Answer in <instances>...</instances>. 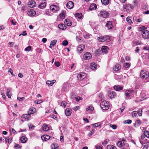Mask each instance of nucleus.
<instances>
[{"instance_id": "obj_39", "label": "nucleus", "mask_w": 149, "mask_h": 149, "mask_svg": "<svg viewBox=\"0 0 149 149\" xmlns=\"http://www.w3.org/2000/svg\"><path fill=\"white\" fill-rule=\"evenodd\" d=\"M52 149H58V146L56 144H53L51 146Z\"/></svg>"}, {"instance_id": "obj_45", "label": "nucleus", "mask_w": 149, "mask_h": 149, "mask_svg": "<svg viewBox=\"0 0 149 149\" xmlns=\"http://www.w3.org/2000/svg\"><path fill=\"white\" fill-rule=\"evenodd\" d=\"M132 114L133 117H136L137 115V112L136 111H134L132 112Z\"/></svg>"}, {"instance_id": "obj_14", "label": "nucleus", "mask_w": 149, "mask_h": 149, "mask_svg": "<svg viewBox=\"0 0 149 149\" xmlns=\"http://www.w3.org/2000/svg\"><path fill=\"white\" fill-rule=\"evenodd\" d=\"M74 6V3L71 1H69L66 4V6L68 8L71 9L73 8Z\"/></svg>"}, {"instance_id": "obj_64", "label": "nucleus", "mask_w": 149, "mask_h": 149, "mask_svg": "<svg viewBox=\"0 0 149 149\" xmlns=\"http://www.w3.org/2000/svg\"><path fill=\"white\" fill-rule=\"evenodd\" d=\"M95 148L96 149H102V147L101 146H96Z\"/></svg>"}, {"instance_id": "obj_29", "label": "nucleus", "mask_w": 149, "mask_h": 149, "mask_svg": "<svg viewBox=\"0 0 149 149\" xmlns=\"http://www.w3.org/2000/svg\"><path fill=\"white\" fill-rule=\"evenodd\" d=\"M141 124V121L140 120H138L136 121L134 125L135 127H137L139 126Z\"/></svg>"}, {"instance_id": "obj_50", "label": "nucleus", "mask_w": 149, "mask_h": 149, "mask_svg": "<svg viewBox=\"0 0 149 149\" xmlns=\"http://www.w3.org/2000/svg\"><path fill=\"white\" fill-rule=\"evenodd\" d=\"M62 44L63 45L65 46L68 44V42L67 40H65L63 42Z\"/></svg>"}, {"instance_id": "obj_9", "label": "nucleus", "mask_w": 149, "mask_h": 149, "mask_svg": "<svg viewBox=\"0 0 149 149\" xmlns=\"http://www.w3.org/2000/svg\"><path fill=\"white\" fill-rule=\"evenodd\" d=\"M116 92L114 91L109 92L108 93V96L110 98H113L116 96Z\"/></svg>"}, {"instance_id": "obj_33", "label": "nucleus", "mask_w": 149, "mask_h": 149, "mask_svg": "<svg viewBox=\"0 0 149 149\" xmlns=\"http://www.w3.org/2000/svg\"><path fill=\"white\" fill-rule=\"evenodd\" d=\"M42 128L43 130L45 131H47L49 130V127L46 124H44L42 126Z\"/></svg>"}, {"instance_id": "obj_25", "label": "nucleus", "mask_w": 149, "mask_h": 149, "mask_svg": "<svg viewBox=\"0 0 149 149\" xmlns=\"http://www.w3.org/2000/svg\"><path fill=\"white\" fill-rule=\"evenodd\" d=\"M107 49L108 47L106 46H103L101 49L102 52H104L106 54L108 52Z\"/></svg>"}, {"instance_id": "obj_3", "label": "nucleus", "mask_w": 149, "mask_h": 149, "mask_svg": "<svg viewBox=\"0 0 149 149\" xmlns=\"http://www.w3.org/2000/svg\"><path fill=\"white\" fill-rule=\"evenodd\" d=\"M141 77L144 79H146L149 77V73L146 70H142L140 73Z\"/></svg>"}, {"instance_id": "obj_31", "label": "nucleus", "mask_w": 149, "mask_h": 149, "mask_svg": "<svg viewBox=\"0 0 149 149\" xmlns=\"http://www.w3.org/2000/svg\"><path fill=\"white\" fill-rule=\"evenodd\" d=\"M36 4V3L34 1H31L29 2L28 5L32 6V7H35Z\"/></svg>"}, {"instance_id": "obj_24", "label": "nucleus", "mask_w": 149, "mask_h": 149, "mask_svg": "<svg viewBox=\"0 0 149 149\" xmlns=\"http://www.w3.org/2000/svg\"><path fill=\"white\" fill-rule=\"evenodd\" d=\"M36 109L33 107L30 108L29 111V114H33L36 112Z\"/></svg>"}, {"instance_id": "obj_54", "label": "nucleus", "mask_w": 149, "mask_h": 149, "mask_svg": "<svg viewBox=\"0 0 149 149\" xmlns=\"http://www.w3.org/2000/svg\"><path fill=\"white\" fill-rule=\"evenodd\" d=\"M91 36L90 34H87L84 36V37L85 38L87 39L88 38H90V37Z\"/></svg>"}, {"instance_id": "obj_6", "label": "nucleus", "mask_w": 149, "mask_h": 149, "mask_svg": "<svg viewBox=\"0 0 149 149\" xmlns=\"http://www.w3.org/2000/svg\"><path fill=\"white\" fill-rule=\"evenodd\" d=\"M134 91L132 90H127L125 92V95L126 97H129L133 95Z\"/></svg>"}, {"instance_id": "obj_18", "label": "nucleus", "mask_w": 149, "mask_h": 149, "mask_svg": "<svg viewBox=\"0 0 149 149\" xmlns=\"http://www.w3.org/2000/svg\"><path fill=\"white\" fill-rule=\"evenodd\" d=\"M56 82V80H54L52 81H47L46 82V84L49 86H52L53 84Z\"/></svg>"}, {"instance_id": "obj_32", "label": "nucleus", "mask_w": 149, "mask_h": 149, "mask_svg": "<svg viewBox=\"0 0 149 149\" xmlns=\"http://www.w3.org/2000/svg\"><path fill=\"white\" fill-rule=\"evenodd\" d=\"M90 67L91 69L93 70L96 69L97 66L95 63H92L91 64Z\"/></svg>"}, {"instance_id": "obj_46", "label": "nucleus", "mask_w": 149, "mask_h": 149, "mask_svg": "<svg viewBox=\"0 0 149 149\" xmlns=\"http://www.w3.org/2000/svg\"><path fill=\"white\" fill-rule=\"evenodd\" d=\"M67 104V103L66 102L63 101L61 102V105L62 107H65Z\"/></svg>"}, {"instance_id": "obj_55", "label": "nucleus", "mask_w": 149, "mask_h": 149, "mask_svg": "<svg viewBox=\"0 0 149 149\" xmlns=\"http://www.w3.org/2000/svg\"><path fill=\"white\" fill-rule=\"evenodd\" d=\"M31 49V47L30 46H28L25 49V51L29 52Z\"/></svg>"}, {"instance_id": "obj_36", "label": "nucleus", "mask_w": 149, "mask_h": 149, "mask_svg": "<svg viewBox=\"0 0 149 149\" xmlns=\"http://www.w3.org/2000/svg\"><path fill=\"white\" fill-rule=\"evenodd\" d=\"M107 149H116V148L115 146L113 145H110L107 146Z\"/></svg>"}, {"instance_id": "obj_58", "label": "nucleus", "mask_w": 149, "mask_h": 149, "mask_svg": "<svg viewBox=\"0 0 149 149\" xmlns=\"http://www.w3.org/2000/svg\"><path fill=\"white\" fill-rule=\"evenodd\" d=\"M76 100L77 102H79L80 100H81L82 98L78 96L75 97Z\"/></svg>"}, {"instance_id": "obj_8", "label": "nucleus", "mask_w": 149, "mask_h": 149, "mask_svg": "<svg viewBox=\"0 0 149 149\" xmlns=\"http://www.w3.org/2000/svg\"><path fill=\"white\" fill-rule=\"evenodd\" d=\"M126 143V141L125 140H122L119 141L117 143V145L119 147H121L124 146Z\"/></svg>"}, {"instance_id": "obj_20", "label": "nucleus", "mask_w": 149, "mask_h": 149, "mask_svg": "<svg viewBox=\"0 0 149 149\" xmlns=\"http://www.w3.org/2000/svg\"><path fill=\"white\" fill-rule=\"evenodd\" d=\"M50 138V136L48 135H44L41 136L42 139L44 141H47Z\"/></svg>"}, {"instance_id": "obj_62", "label": "nucleus", "mask_w": 149, "mask_h": 149, "mask_svg": "<svg viewBox=\"0 0 149 149\" xmlns=\"http://www.w3.org/2000/svg\"><path fill=\"white\" fill-rule=\"evenodd\" d=\"M125 59L127 61H129L130 59V58L128 56H126L125 57Z\"/></svg>"}, {"instance_id": "obj_59", "label": "nucleus", "mask_w": 149, "mask_h": 149, "mask_svg": "<svg viewBox=\"0 0 149 149\" xmlns=\"http://www.w3.org/2000/svg\"><path fill=\"white\" fill-rule=\"evenodd\" d=\"M8 72H10V74L13 76H15V75L13 74V70L9 68L8 70Z\"/></svg>"}, {"instance_id": "obj_12", "label": "nucleus", "mask_w": 149, "mask_h": 149, "mask_svg": "<svg viewBox=\"0 0 149 149\" xmlns=\"http://www.w3.org/2000/svg\"><path fill=\"white\" fill-rule=\"evenodd\" d=\"M85 48V46L83 45H79L77 47V51L81 53Z\"/></svg>"}, {"instance_id": "obj_17", "label": "nucleus", "mask_w": 149, "mask_h": 149, "mask_svg": "<svg viewBox=\"0 0 149 149\" xmlns=\"http://www.w3.org/2000/svg\"><path fill=\"white\" fill-rule=\"evenodd\" d=\"M28 14L29 15L31 16H34L36 14V12L33 10L28 11Z\"/></svg>"}, {"instance_id": "obj_16", "label": "nucleus", "mask_w": 149, "mask_h": 149, "mask_svg": "<svg viewBox=\"0 0 149 149\" xmlns=\"http://www.w3.org/2000/svg\"><path fill=\"white\" fill-rule=\"evenodd\" d=\"M121 68V65L118 64H116L113 68V69L114 70L116 71H118Z\"/></svg>"}, {"instance_id": "obj_28", "label": "nucleus", "mask_w": 149, "mask_h": 149, "mask_svg": "<svg viewBox=\"0 0 149 149\" xmlns=\"http://www.w3.org/2000/svg\"><path fill=\"white\" fill-rule=\"evenodd\" d=\"M58 27L61 29L64 30L66 29V27L65 25L62 24H59L58 26Z\"/></svg>"}, {"instance_id": "obj_27", "label": "nucleus", "mask_w": 149, "mask_h": 149, "mask_svg": "<svg viewBox=\"0 0 149 149\" xmlns=\"http://www.w3.org/2000/svg\"><path fill=\"white\" fill-rule=\"evenodd\" d=\"M20 140L22 143H24L27 141V139L25 136H22L20 138Z\"/></svg>"}, {"instance_id": "obj_56", "label": "nucleus", "mask_w": 149, "mask_h": 149, "mask_svg": "<svg viewBox=\"0 0 149 149\" xmlns=\"http://www.w3.org/2000/svg\"><path fill=\"white\" fill-rule=\"evenodd\" d=\"M42 102V100H36L35 101V102L37 104H39L41 103Z\"/></svg>"}, {"instance_id": "obj_63", "label": "nucleus", "mask_w": 149, "mask_h": 149, "mask_svg": "<svg viewBox=\"0 0 149 149\" xmlns=\"http://www.w3.org/2000/svg\"><path fill=\"white\" fill-rule=\"evenodd\" d=\"M27 35V33H26V31H24L22 33L20 34L19 35V36H20L21 35H23L24 36H26Z\"/></svg>"}, {"instance_id": "obj_43", "label": "nucleus", "mask_w": 149, "mask_h": 149, "mask_svg": "<svg viewBox=\"0 0 149 149\" xmlns=\"http://www.w3.org/2000/svg\"><path fill=\"white\" fill-rule=\"evenodd\" d=\"M142 109H139L138 111V115L139 116H141L142 115Z\"/></svg>"}, {"instance_id": "obj_15", "label": "nucleus", "mask_w": 149, "mask_h": 149, "mask_svg": "<svg viewBox=\"0 0 149 149\" xmlns=\"http://www.w3.org/2000/svg\"><path fill=\"white\" fill-rule=\"evenodd\" d=\"M30 115L29 114L23 115L22 118L24 119L25 120H28L30 119Z\"/></svg>"}, {"instance_id": "obj_30", "label": "nucleus", "mask_w": 149, "mask_h": 149, "mask_svg": "<svg viewBox=\"0 0 149 149\" xmlns=\"http://www.w3.org/2000/svg\"><path fill=\"white\" fill-rule=\"evenodd\" d=\"M97 6L96 4L93 3L91 4L89 8V10H92L93 9H95L96 8Z\"/></svg>"}, {"instance_id": "obj_13", "label": "nucleus", "mask_w": 149, "mask_h": 149, "mask_svg": "<svg viewBox=\"0 0 149 149\" xmlns=\"http://www.w3.org/2000/svg\"><path fill=\"white\" fill-rule=\"evenodd\" d=\"M83 57L84 59L86 60H87L91 58V56L90 53H87L84 54Z\"/></svg>"}, {"instance_id": "obj_1", "label": "nucleus", "mask_w": 149, "mask_h": 149, "mask_svg": "<svg viewBox=\"0 0 149 149\" xmlns=\"http://www.w3.org/2000/svg\"><path fill=\"white\" fill-rule=\"evenodd\" d=\"M123 8L124 11L129 12L134 8V6L130 4L127 3L124 5Z\"/></svg>"}, {"instance_id": "obj_19", "label": "nucleus", "mask_w": 149, "mask_h": 149, "mask_svg": "<svg viewBox=\"0 0 149 149\" xmlns=\"http://www.w3.org/2000/svg\"><path fill=\"white\" fill-rule=\"evenodd\" d=\"M113 88L115 90L117 91L121 90L123 89V87H121V86L118 85L114 86Z\"/></svg>"}, {"instance_id": "obj_42", "label": "nucleus", "mask_w": 149, "mask_h": 149, "mask_svg": "<svg viewBox=\"0 0 149 149\" xmlns=\"http://www.w3.org/2000/svg\"><path fill=\"white\" fill-rule=\"evenodd\" d=\"M75 16L76 17H77L79 19H80L82 16L81 14L77 13L75 14Z\"/></svg>"}, {"instance_id": "obj_49", "label": "nucleus", "mask_w": 149, "mask_h": 149, "mask_svg": "<svg viewBox=\"0 0 149 149\" xmlns=\"http://www.w3.org/2000/svg\"><path fill=\"white\" fill-rule=\"evenodd\" d=\"M9 131L11 134H12V133L15 134L16 132V131L13 128L10 129Z\"/></svg>"}, {"instance_id": "obj_47", "label": "nucleus", "mask_w": 149, "mask_h": 149, "mask_svg": "<svg viewBox=\"0 0 149 149\" xmlns=\"http://www.w3.org/2000/svg\"><path fill=\"white\" fill-rule=\"evenodd\" d=\"M109 126L114 130L116 129L117 127V126L115 125H112L111 124Z\"/></svg>"}, {"instance_id": "obj_23", "label": "nucleus", "mask_w": 149, "mask_h": 149, "mask_svg": "<svg viewBox=\"0 0 149 149\" xmlns=\"http://www.w3.org/2000/svg\"><path fill=\"white\" fill-rule=\"evenodd\" d=\"M64 23L66 25L68 26H70L72 25V23L69 19H65Z\"/></svg>"}, {"instance_id": "obj_21", "label": "nucleus", "mask_w": 149, "mask_h": 149, "mask_svg": "<svg viewBox=\"0 0 149 149\" xmlns=\"http://www.w3.org/2000/svg\"><path fill=\"white\" fill-rule=\"evenodd\" d=\"M105 37V35L100 37L97 38V40L99 41L100 42H104L106 40V39H105L106 37Z\"/></svg>"}, {"instance_id": "obj_5", "label": "nucleus", "mask_w": 149, "mask_h": 149, "mask_svg": "<svg viewBox=\"0 0 149 149\" xmlns=\"http://www.w3.org/2000/svg\"><path fill=\"white\" fill-rule=\"evenodd\" d=\"M50 10L53 12H56L58 11L59 9L58 6L54 5L50 6Z\"/></svg>"}, {"instance_id": "obj_11", "label": "nucleus", "mask_w": 149, "mask_h": 149, "mask_svg": "<svg viewBox=\"0 0 149 149\" xmlns=\"http://www.w3.org/2000/svg\"><path fill=\"white\" fill-rule=\"evenodd\" d=\"M106 27L108 29H111L113 28L112 22L111 21H108L106 25Z\"/></svg>"}, {"instance_id": "obj_10", "label": "nucleus", "mask_w": 149, "mask_h": 149, "mask_svg": "<svg viewBox=\"0 0 149 149\" xmlns=\"http://www.w3.org/2000/svg\"><path fill=\"white\" fill-rule=\"evenodd\" d=\"M100 15L102 17L106 18L109 15L106 11H102L100 12Z\"/></svg>"}, {"instance_id": "obj_51", "label": "nucleus", "mask_w": 149, "mask_h": 149, "mask_svg": "<svg viewBox=\"0 0 149 149\" xmlns=\"http://www.w3.org/2000/svg\"><path fill=\"white\" fill-rule=\"evenodd\" d=\"M14 147L16 149H19L21 148V146L18 144H15Z\"/></svg>"}, {"instance_id": "obj_52", "label": "nucleus", "mask_w": 149, "mask_h": 149, "mask_svg": "<svg viewBox=\"0 0 149 149\" xmlns=\"http://www.w3.org/2000/svg\"><path fill=\"white\" fill-rule=\"evenodd\" d=\"M94 109L93 107H89L88 108L86 109V111H87L88 110H91L92 111Z\"/></svg>"}, {"instance_id": "obj_22", "label": "nucleus", "mask_w": 149, "mask_h": 149, "mask_svg": "<svg viewBox=\"0 0 149 149\" xmlns=\"http://www.w3.org/2000/svg\"><path fill=\"white\" fill-rule=\"evenodd\" d=\"M71 109H66L65 111V113L66 116H70L71 113Z\"/></svg>"}, {"instance_id": "obj_37", "label": "nucleus", "mask_w": 149, "mask_h": 149, "mask_svg": "<svg viewBox=\"0 0 149 149\" xmlns=\"http://www.w3.org/2000/svg\"><path fill=\"white\" fill-rule=\"evenodd\" d=\"M65 13L63 11L60 14V18L61 19H63L65 18Z\"/></svg>"}, {"instance_id": "obj_7", "label": "nucleus", "mask_w": 149, "mask_h": 149, "mask_svg": "<svg viewBox=\"0 0 149 149\" xmlns=\"http://www.w3.org/2000/svg\"><path fill=\"white\" fill-rule=\"evenodd\" d=\"M86 76V74L84 73H81L78 74L77 76L78 79L81 80L85 78Z\"/></svg>"}, {"instance_id": "obj_35", "label": "nucleus", "mask_w": 149, "mask_h": 149, "mask_svg": "<svg viewBox=\"0 0 149 149\" xmlns=\"http://www.w3.org/2000/svg\"><path fill=\"white\" fill-rule=\"evenodd\" d=\"M105 41L106 42H109L111 40V36H110L105 35Z\"/></svg>"}, {"instance_id": "obj_2", "label": "nucleus", "mask_w": 149, "mask_h": 149, "mask_svg": "<svg viewBox=\"0 0 149 149\" xmlns=\"http://www.w3.org/2000/svg\"><path fill=\"white\" fill-rule=\"evenodd\" d=\"M100 107L103 110H107L109 108V103L106 101H104L101 103Z\"/></svg>"}, {"instance_id": "obj_40", "label": "nucleus", "mask_w": 149, "mask_h": 149, "mask_svg": "<svg viewBox=\"0 0 149 149\" xmlns=\"http://www.w3.org/2000/svg\"><path fill=\"white\" fill-rule=\"evenodd\" d=\"M92 125L94 127H96L100 126H101V124L100 123H97L93 124Z\"/></svg>"}, {"instance_id": "obj_53", "label": "nucleus", "mask_w": 149, "mask_h": 149, "mask_svg": "<svg viewBox=\"0 0 149 149\" xmlns=\"http://www.w3.org/2000/svg\"><path fill=\"white\" fill-rule=\"evenodd\" d=\"M126 21L127 22L130 24H131L132 23V21L130 19V18L127 17L126 19Z\"/></svg>"}, {"instance_id": "obj_60", "label": "nucleus", "mask_w": 149, "mask_h": 149, "mask_svg": "<svg viewBox=\"0 0 149 149\" xmlns=\"http://www.w3.org/2000/svg\"><path fill=\"white\" fill-rule=\"evenodd\" d=\"M80 107L79 106H77L73 108V109L75 111H76L80 109Z\"/></svg>"}, {"instance_id": "obj_41", "label": "nucleus", "mask_w": 149, "mask_h": 149, "mask_svg": "<svg viewBox=\"0 0 149 149\" xmlns=\"http://www.w3.org/2000/svg\"><path fill=\"white\" fill-rule=\"evenodd\" d=\"M132 122V121L131 120H125L124 121L123 123L124 124H130Z\"/></svg>"}, {"instance_id": "obj_44", "label": "nucleus", "mask_w": 149, "mask_h": 149, "mask_svg": "<svg viewBox=\"0 0 149 149\" xmlns=\"http://www.w3.org/2000/svg\"><path fill=\"white\" fill-rule=\"evenodd\" d=\"M147 138H148L149 137V132L148 131H145L144 132L143 134Z\"/></svg>"}, {"instance_id": "obj_4", "label": "nucleus", "mask_w": 149, "mask_h": 149, "mask_svg": "<svg viewBox=\"0 0 149 149\" xmlns=\"http://www.w3.org/2000/svg\"><path fill=\"white\" fill-rule=\"evenodd\" d=\"M142 35L144 39H148L149 38V31L144 30L142 31L141 32Z\"/></svg>"}, {"instance_id": "obj_34", "label": "nucleus", "mask_w": 149, "mask_h": 149, "mask_svg": "<svg viewBox=\"0 0 149 149\" xmlns=\"http://www.w3.org/2000/svg\"><path fill=\"white\" fill-rule=\"evenodd\" d=\"M102 3L104 5H107L109 3V0H101Z\"/></svg>"}, {"instance_id": "obj_57", "label": "nucleus", "mask_w": 149, "mask_h": 149, "mask_svg": "<svg viewBox=\"0 0 149 149\" xmlns=\"http://www.w3.org/2000/svg\"><path fill=\"white\" fill-rule=\"evenodd\" d=\"M17 99L18 100L21 101L24 100L25 99V97H18L17 98Z\"/></svg>"}, {"instance_id": "obj_38", "label": "nucleus", "mask_w": 149, "mask_h": 149, "mask_svg": "<svg viewBox=\"0 0 149 149\" xmlns=\"http://www.w3.org/2000/svg\"><path fill=\"white\" fill-rule=\"evenodd\" d=\"M56 42H57L56 40H52L50 42V45L54 46L55 45Z\"/></svg>"}, {"instance_id": "obj_48", "label": "nucleus", "mask_w": 149, "mask_h": 149, "mask_svg": "<svg viewBox=\"0 0 149 149\" xmlns=\"http://www.w3.org/2000/svg\"><path fill=\"white\" fill-rule=\"evenodd\" d=\"M130 66V64L127 63H125L124 64V67L126 68L129 67Z\"/></svg>"}, {"instance_id": "obj_26", "label": "nucleus", "mask_w": 149, "mask_h": 149, "mask_svg": "<svg viewBox=\"0 0 149 149\" xmlns=\"http://www.w3.org/2000/svg\"><path fill=\"white\" fill-rule=\"evenodd\" d=\"M46 5V3L45 2L42 3L38 6V7L39 8L42 9L45 7Z\"/></svg>"}, {"instance_id": "obj_61", "label": "nucleus", "mask_w": 149, "mask_h": 149, "mask_svg": "<svg viewBox=\"0 0 149 149\" xmlns=\"http://www.w3.org/2000/svg\"><path fill=\"white\" fill-rule=\"evenodd\" d=\"M55 65L57 67H58L60 65V63L59 62L57 61L55 63Z\"/></svg>"}]
</instances>
